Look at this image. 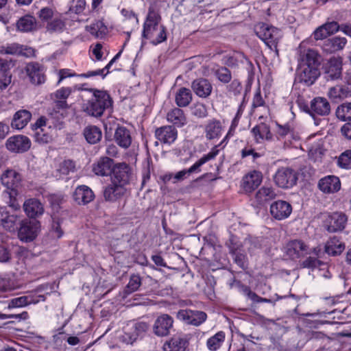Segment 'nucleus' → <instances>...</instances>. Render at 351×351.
<instances>
[{"label": "nucleus", "instance_id": "nucleus-48", "mask_svg": "<svg viewBox=\"0 0 351 351\" xmlns=\"http://www.w3.org/2000/svg\"><path fill=\"white\" fill-rule=\"evenodd\" d=\"M336 114L341 121L351 120V103H344L338 106Z\"/></svg>", "mask_w": 351, "mask_h": 351}, {"label": "nucleus", "instance_id": "nucleus-13", "mask_svg": "<svg viewBox=\"0 0 351 351\" xmlns=\"http://www.w3.org/2000/svg\"><path fill=\"white\" fill-rule=\"evenodd\" d=\"M285 253L291 259H296L310 253L309 247L300 240H293L285 246Z\"/></svg>", "mask_w": 351, "mask_h": 351}, {"label": "nucleus", "instance_id": "nucleus-51", "mask_svg": "<svg viewBox=\"0 0 351 351\" xmlns=\"http://www.w3.org/2000/svg\"><path fill=\"white\" fill-rule=\"evenodd\" d=\"M17 216L15 215H8V213L4 212V216L1 221L3 227L9 231L14 230L15 224L17 221Z\"/></svg>", "mask_w": 351, "mask_h": 351}, {"label": "nucleus", "instance_id": "nucleus-9", "mask_svg": "<svg viewBox=\"0 0 351 351\" xmlns=\"http://www.w3.org/2000/svg\"><path fill=\"white\" fill-rule=\"evenodd\" d=\"M40 230V223L37 221H24L19 230V238L24 242L33 241Z\"/></svg>", "mask_w": 351, "mask_h": 351}, {"label": "nucleus", "instance_id": "nucleus-35", "mask_svg": "<svg viewBox=\"0 0 351 351\" xmlns=\"http://www.w3.org/2000/svg\"><path fill=\"white\" fill-rule=\"evenodd\" d=\"M187 346L186 340L180 336H174L163 345L164 351H184Z\"/></svg>", "mask_w": 351, "mask_h": 351}, {"label": "nucleus", "instance_id": "nucleus-14", "mask_svg": "<svg viewBox=\"0 0 351 351\" xmlns=\"http://www.w3.org/2000/svg\"><path fill=\"white\" fill-rule=\"evenodd\" d=\"M291 212V205L284 200L276 201L270 206V213L271 216L278 220L287 219L289 217Z\"/></svg>", "mask_w": 351, "mask_h": 351}, {"label": "nucleus", "instance_id": "nucleus-15", "mask_svg": "<svg viewBox=\"0 0 351 351\" xmlns=\"http://www.w3.org/2000/svg\"><path fill=\"white\" fill-rule=\"evenodd\" d=\"M147 328L148 326L145 322L132 324L122 335V341L127 344H132L140 335L147 330Z\"/></svg>", "mask_w": 351, "mask_h": 351}, {"label": "nucleus", "instance_id": "nucleus-53", "mask_svg": "<svg viewBox=\"0 0 351 351\" xmlns=\"http://www.w3.org/2000/svg\"><path fill=\"white\" fill-rule=\"evenodd\" d=\"M112 65V64H110V62H109V63L104 68H103L101 69H97L95 71H88L87 73H82V74L80 75L79 76H80L82 77L88 78V77H92L94 76L101 75L104 78L108 73V72H109L108 70Z\"/></svg>", "mask_w": 351, "mask_h": 351}, {"label": "nucleus", "instance_id": "nucleus-39", "mask_svg": "<svg viewBox=\"0 0 351 351\" xmlns=\"http://www.w3.org/2000/svg\"><path fill=\"white\" fill-rule=\"evenodd\" d=\"M344 249V243L337 237L330 238L325 245V252L332 256L340 254Z\"/></svg>", "mask_w": 351, "mask_h": 351}, {"label": "nucleus", "instance_id": "nucleus-20", "mask_svg": "<svg viewBox=\"0 0 351 351\" xmlns=\"http://www.w3.org/2000/svg\"><path fill=\"white\" fill-rule=\"evenodd\" d=\"M262 180L261 172L254 170L243 177L242 186L245 192L251 193L261 184Z\"/></svg>", "mask_w": 351, "mask_h": 351}, {"label": "nucleus", "instance_id": "nucleus-1", "mask_svg": "<svg viewBox=\"0 0 351 351\" xmlns=\"http://www.w3.org/2000/svg\"><path fill=\"white\" fill-rule=\"evenodd\" d=\"M318 53L312 49L300 51L298 77L306 86L312 85L319 76Z\"/></svg>", "mask_w": 351, "mask_h": 351}, {"label": "nucleus", "instance_id": "nucleus-26", "mask_svg": "<svg viewBox=\"0 0 351 351\" xmlns=\"http://www.w3.org/2000/svg\"><path fill=\"white\" fill-rule=\"evenodd\" d=\"M251 133L257 143H261L264 141H270L272 138L269 127L264 123H261L254 126L252 129Z\"/></svg>", "mask_w": 351, "mask_h": 351}, {"label": "nucleus", "instance_id": "nucleus-22", "mask_svg": "<svg viewBox=\"0 0 351 351\" xmlns=\"http://www.w3.org/2000/svg\"><path fill=\"white\" fill-rule=\"evenodd\" d=\"M127 188L121 184H114L111 182L104 191V197L106 201L116 202L125 195Z\"/></svg>", "mask_w": 351, "mask_h": 351}, {"label": "nucleus", "instance_id": "nucleus-28", "mask_svg": "<svg viewBox=\"0 0 351 351\" xmlns=\"http://www.w3.org/2000/svg\"><path fill=\"white\" fill-rule=\"evenodd\" d=\"M23 209L29 217H36L44 213L43 204L40 201L34 198L27 199L23 204Z\"/></svg>", "mask_w": 351, "mask_h": 351}, {"label": "nucleus", "instance_id": "nucleus-10", "mask_svg": "<svg viewBox=\"0 0 351 351\" xmlns=\"http://www.w3.org/2000/svg\"><path fill=\"white\" fill-rule=\"evenodd\" d=\"M302 149L308 152V156L315 162L319 161L324 154L323 140L322 138L315 139V136H311L304 143Z\"/></svg>", "mask_w": 351, "mask_h": 351}, {"label": "nucleus", "instance_id": "nucleus-4", "mask_svg": "<svg viewBox=\"0 0 351 351\" xmlns=\"http://www.w3.org/2000/svg\"><path fill=\"white\" fill-rule=\"evenodd\" d=\"M92 98L84 105V110L93 117L101 116L112 105L110 95L104 90H91Z\"/></svg>", "mask_w": 351, "mask_h": 351}, {"label": "nucleus", "instance_id": "nucleus-44", "mask_svg": "<svg viewBox=\"0 0 351 351\" xmlns=\"http://www.w3.org/2000/svg\"><path fill=\"white\" fill-rule=\"evenodd\" d=\"M53 130L50 128L40 129L34 132L35 141L40 144H47L53 141Z\"/></svg>", "mask_w": 351, "mask_h": 351}, {"label": "nucleus", "instance_id": "nucleus-34", "mask_svg": "<svg viewBox=\"0 0 351 351\" xmlns=\"http://www.w3.org/2000/svg\"><path fill=\"white\" fill-rule=\"evenodd\" d=\"M0 52L5 54L29 56L33 53V50L32 48H28L17 43H12L5 47H2Z\"/></svg>", "mask_w": 351, "mask_h": 351}, {"label": "nucleus", "instance_id": "nucleus-50", "mask_svg": "<svg viewBox=\"0 0 351 351\" xmlns=\"http://www.w3.org/2000/svg\"><path fill=\"white\" fill-rule=\"evenodd\" d=\"M337 165L344 169H351V150H346L338 158Z\"/></svg>", "mask_w": 351, "mask_h": 351}, {"label": "nucleus", "instance_id": "nucleus-32", "mask_svg": "<svg viewBox=\"0 0 351 351\" xmlns=\"http://www.w3.org/2000/svg\"><path fill=\"white\" fill-rule=\"evenodd\" d=\"M37 27L36 19L31 15L22 16L16 22L17 30L21 32H32L36 31Z\"/></svg>", "mask_w": 351, "mask_h": 351}, {"label": "nucleus", "instance_id": "nucleus-55", "mask_svg": "<svg viewBox=\"0 0 351 351\" xmlns=\"http://www.w3.org/2000/svg\"><path fill=\"white\" fill-rule=\"evenodd\" d=\"M216 76L221 82L228 83L231 80V73L230 71L225 68L221 67L217 70Z\"/></svg>", "mask_w": 351, "mask_h": 351}, {"label": "nucleus", "instance_id": "nucleus-8", "mask_svg": "<svg viewBox=\"0 0 351 351\" xmlns=\"http://www.w3.org/2000/svg\"><path fill=\"white\" fill-rule=\"evenodd\" d=\"M31 147V141L23 135H14L9 137L5 142L8 150L14 153L27 152Z\"/></svg>", "mask_w": 351, "mask_h": 351}, {"label": "nucleus", "instance_id": "nucleus-37", "mask_svg": "<svg viewBox=\"0 0 351 351\" xmlns=\"http://www.w3.org/2000/svg\"><path fill=\"white\" fill-rule=\"evenodd\" d=\"M192 88L199 97H206L211 93L212 86L207 80L199 79L193 82Z\"/></svg>", "mask_w": 351, "mask_h": 351}, {"label": "nucleus", "instance_id": "nucleus-11", "mask_svg": "<svg viewBox=\"0 0 351 351\" xmlns=\"http://www.w3.org/2000/svg\"><path fill=\"white\" fill-rule=\"evenodd\" d=\"M111 175V182L114 184H121L126 187L130 179V167L125 163H119L113 167Z\"/></svg>", "mask_w": 351, "mask_h": 351}, {"label": "nucleus", "instance_id": "nucleus-64", "mask_svg": "<svg viewBox=\"0 0 351 351\" xmlns=\"http://www.w3.org/2000/svg\"><path fill=\"white\" fill-rule=\"evenodd\" d=\"M328 36V32L323 25L317 27L313 32L314 38L317 40L324 39Z\"/></svg>", "mask_w": 351, "mask_h": 351}, {"label": "nucleus", "instance_id": "nucleus-45", "mask_svg": "<svg viewBox=\"0 0 351 351\" xmlns=\"http://www.w3.org/2000/svg\"><path fill=\"white\" fill-rule=\"evenodd\" d=\"M192 99V95L189 89L181 88L176 95V102L180 107H184L189 104Z\"/></svg>", "mask_w": 351, "mask_h": 351}, {"label": "nucleus", "instance_id": "nucleus-12", "mask_svg": "<svg viewBox=\"0 0 351 351\" xmlns=\"http://www.w3.org/2000/svg\"><path fill=\"white\" fill-rule=\"evenodd\" d=\"M325 77L327 80H335L340 78L342 71V59L332 57L324 64Z\"/></svg>", "mask_w": 351, "mask_h": 351}, {"label": "nucleus", "instance_id": "nucleus-31", "mask_svg": "<svg viewBox=\"0 0 351 351\" xmlns=\"http://www.w3.org/2000/svg\"><path fill=\"white\" fill-rule=\"evenodd\" d=\"M204 131L208 139H218L223 132V127L219 121L212 119L205 125Z\"/></svg>", "mask_w": 351, "mask_h": 351}, {"label": "nucleus", "instance_id": "nucleus-42", "mask_svg": "<svg viewBox=\"0 0 351 351\" xmlns=\"http://www.w3.org/2000/svg\"><path fill=\"white\" fill-rule=\"evenodd\" d=\"M226 335L223 331L217 332L213 336L208 339L206 346L210 351H216L222 346L225 341Z\"/></svg>", "mask_w": 351, "mask_h": 351}, {"label": "nucleus", "instance_id": "nucleus-24", "mask_svg": "<svg viewBox=\"0 0 351 351\" xmlns=\"http://www.w3.org/2000/svg\"><path fill=\"white\" fill-rule=\"evenodd\" d=\"M177 130L172 126H164L157 129L155 136L158 140L165 144H171L177 138Z\"/></svg>", "mask_w": 351, "mask_h": 351}, {"label": "nucleus", "instance_id": "nucleus-16", "mask_svg": "<svg viewBox=\"0 0 351 351\" xmlns=\"http://www.w3.org/2000/svg\"><path fill=\"white\" fill-rule=\"evenodd\" d=\"M147 328L148 326L145 322L132 324L122 335V341L127 344H132L140 335L147 330Z\"/></svg>", "mask_w": 351, "mask_h": 351}, {"label": "nucleus", "instance_id": "nucleus-56", "mask_svg": "<svg viewBox=\"0 0 351 351\" xmlns=\"http://www.w3.org/2000/svg\"><path fill=\"white\" fill-rule=\"evenodd\" d=\"M195 311L192 310H180L178 312L177 317L180 320L188 324H191V320L194 315Z\"/></svg>", "mask_w": 351, "mask_h": 351}, {"label": "nucleus", "instance_id": "nucleus-47", "mask_svg": "<svg viewBox=\"0 0 351 351\" xmlns=\"http://www.w3.org/2000/svg\"><path fill=\"white\" fill-rule=\"evenodd\" d=\"M86 30L96 37H102L108 32L107 27L102 21H97L86 26Z\"/></svg>", "mask_w": 351, "mask_h": 351}, {"label": "nucleus", "instance_id": "nucleus-43", "mask_svg": "<svg viewBox=\"0 0 351 351\" xmlns=\"http://www.w3.org/2000/svg\"><path fill=\"white\" fill-rule=\"evenodd\" d=\"M46 29L50 33L62 32L66 29L65 21L61 16L54 17L48 21Z\"/></svg>", "mask_w": 351, "mask_h": 351}, {"label": "nucleus", "instance_id": "nucleus-58", "mask_svg": "<svg viewBox=\"0 0 351 351\" xmlns=\"http://www.w3.org/2000/svg\"><path fill=\"white\" fill-rule=\"evenodd\" d=\"M303 265L305 267H311V268H315L319 267H323L322 269H324L326 268V265L324 263H322L321 261H318L317 259L312 257H309L306 258L303 262Z\"/></svg>", "mask_w": 351, "mask_h": 351}, {"label": "nucleus", "instance_id": "nucleus-59", "mask_svg": "<svg viewBox=\"0 0 351 351\" xmlns=\"http://www.w3.org/2000/svg\"><path fill=\"white\" fill-rule=\"evenodd\" d=\"M53 10L49 7L42 8L38 13V16L40 19L43 21H49L53 16Z\"/></svg>", "mask_w": 351, "mask_h": 351}, {"label": "nucleus", "instance_id": "nucleus-62", "mask_svg": "<svg viewBox=\"0 0 351 351\" xmlns=\"http://www.w3.org/2000/svg\"><path fill=\"white\" fill-rule=\"evenodd\" d=\"M11 82V75L7 71L0 73V88H5Z\"/></svg>", "mask_w": 351, "mask_h": 351}, {"label": "nucleus", "instance_id": "nucleus-61", "mask_svg": "<svg viewBox=\"0 0 351 351\" xmlns=\"http://www.w3.org/2000/svg\"><path fill=\"white\" fill-rule=\"evenodd\" d=\"M49 201L54 209L58 208L63 202V196L61 194H51L49 196Z\"/></svg>", "mask_w": 351, "mask_h": 351}, {"label": "nucleus", "instance_id": "nucleus-19", "mask_svg": "<svg viewBox=\"0 0 351 351\" xmlns=\"http://www.w3.org/2000/svg\"><path fill=\"white\" fill-rule=\"evenodd\" d=\"M319 189L325 193H333L341 189V182L335 176H327L319 180Z\"/></svg>", "mask_w": 351, "mask_h": 351}, {"label": "nucleus", "instance_id": "nucleus-54", "mask_svg": "<svg viewBox=\"0 0 351 351\" xmlns=\"http://www.w3.org/2000/svg\"><path fill=\"white\" fill-rule=\"evenodd\" d=\"M85 0H72L69 3V12L75 14L82 13L86 8Z\"/></svg>", "mask_w": 351, "mask_h": 351}, {"label": "nucleus", "instance_id": "nucleus-3", "mask_svg": "<svg viewBox=\"0 0 351 351\" xmlns=\"http://www.w3.org/2000/svg\"><path fill=\"white\" fill-rule=\"evenodd\" d=\"M160 16L154 10L149 9L143 25V36L156 45L167 39L165 27L160 24Z\"/></svg>", "mask_w": 351, "mask_h": 351}, {"label": "nucleus", "instance_id": "nucleus-18", "mask_svg": "<svg viewBox=\"0 0 351 351\" xmlns=\"http://www.w3.org/2000/svg\"><path fill=\"white\" fill-rule=\"evenodd\" d=\"M173 318L167 314H162L157 317L154 325V332L157 336H166L169 334L173 327Z\"/></svg>", "mask_w": 351, "mask_h": 351}, {"label": "nucleus", "instance_id": "nucleus-36", "mask_svg": "<svg viewBox=\"0 0 351 351\" xmlns=\"http://www.w3.org/2000/svg\"><path fill=\"white\" fill-rule=\"evenodd\" d=\"M276 194L271 186H262L255 195V202L258 206L264 204L268 201L274 199Z\"/></svg>", "mask_w": 351, "mask_h": 351}, {"label": "nucleus", "instance_id": "nucleus-46", "mask_svg": "<svg viewBox=\"0 0 351 351\" xmlns=\"http://www.w3.org/2000/svg\"><path fill=\"white\" fill-rule=\"evenodd\" d=\"M84 135L89 143L95 144L101 139V132L97 127L90 125L84 129Z\"/></svg>", "mask_w": 351, "mask_h": 351}, {"label": "nucleus", "instance_id": "nucleus-5", "mask_svg": "<svg viewBox=\"0 0 351 351\" xmlns=\"http://www.w3.org/2000/svg\"><path fill=\"white\" fill-rule=\"evenodd\" d=\"M256 34L269 47L278 53L277 44L282 37L281 32L265 23H258L254 27Z\"/></svg>", "mask_w": 351, "mask_h": 351}, {"label": "nucleus", "instance_id": "nucleus-17", "mask_svg": "<svg viewBox=\"0 0 351 351\" xmlns=\"http://www.w3.org/2000/svg\"><path fill=\"white\" fill-rule=\"evenodd\" d=\"M348 218L342 213H333L326 219V226L329 232H335L344 229Z\"/></svg>", "mask_w": 351, "mask_h": 351}, {"label": "nucleus", "instance_id": "nucleus-21", "mask_svg": "<svg viewBox=\"0 0 351 351\" xmlns=\"http://www.w3.org/2000/svg\"><path fill=\"white\" fill-rule=\"evenodd\" d=\"M25 70L33 84H40L45 82V69L44 67L39 64L29 63L27 64Z\"/></svg>", "mask_w": 351, "mask_h": 351}, {"label": "nucleus", "instance_id": "nucleus-33", "mask_svg": "<svg viewBox=\"0 0 351 351\" xmlns=\"http://www.w3.org/2000/svg\"><path fill=\"white\" fill-rule=\"evenodd\" d=\"M347 40L344 37L335 36L324 42L323 49L328 53H335L342 50L346 46Z\"/></svg>", "mask_w": 351, "mask_h": 351}, {"label": "nucleus", "instance_id": "nucleus-27", "mask_svg": "<svg viewBox=\"0 0 351 351\" xmlns=\"http://www.w3.org/2000/svg\"><path fill=\"white\" fill-rule=\"evenodd\" d=\"M32 119V113L25 109L18 110L13 116L11 126L16 130L24 128Z\"/></svg>", "mask_w": 351, "mask_h": 351}, {"label": "nucleus", "instance_id": "nucleus-2", "mask_svg": "<svg viewBox=\"0 0 351 351\" xmlns=\"http://www.w3.org/2000/svg\"><path fill=\"white\" fill-rule=\"evenodd\" d=\"M1 184L6 187L4 198L8 206L14 210L21 208L18 188L22 182L21 175L14 169H8L0 176Z\"/></svg>", "mask_w": 351, "mask_h": 351}, {"label": "nucleus", "instance_id": "nucleus-25", "mask_svg": "<svg viewBox=\"0 0 351 351\" xmlns=\"http://www.w3.org/2000/svg\"><path fill=\"white\" fill-rule=\"evenodd\" d=\"M113 161L108 157L100 158L93 166V171L97 176H107L113 169Z\"/></svg>", "mask_w": 351, "mask_h": 351}, {"label": "nucleus", "instance_id": "nucleus-40", "mask_svg": "<svg viewBox=\"0 0 351 351\" xmlns=\"http://www.w3.org/2000/svg\"><path fill=\"white\" fill-rule=\"evenodd\" d=\"M75 167V164L72 160H64L58 164L53 172V175L57 179H62L69 173L73 172Z\"/></svg>", "mask_w": 351, "mask_h": 351}, {"label": "nucleus", "instance_id": "nucleus-6", "mask_svg": "<svg viewBox=\"0 0 351 351\" xmlns=\"http://www.w3.org/2000/svg\"><path fill=\"white\" fill-rule=\"evenodd\" d=\"M274 182L279 187L288 189L296 184L297 176L295 171L288 167L278 169L274 176Z\"/></svg>", "mask_w": 351, "mask_h": 351}, {"label": "nucleus", "instance_id": "nucleus-49", "mask_svg": "<svg viewBox=\"0 0 351 351\" xmlns=\"http://www.w3.org/2000/svg\"><path fill=\"white\" fill-rule=\"evenodd\" d=\"M291 130L288 125L276 124V136L280 140H284L285 143H292V141L289 139V135L291 134Z\"/></svg>", "mask_w": 351, "mask_h": 351}, {"label": "nucleus", "instance_id": "nucleus-63", "mask_svg": "<svg viewBox=\"0 0 351 351\" xmlns=\"http://www.w3.org/2000/svg\"><path fill=\"white\" fill-rule=\"evenodd\" d=\"M193 113L198 117H204L207 115V110L204 104H197L193 108Z\"/></svg>", "mask_w": 351, "mask_h": 351}, {"label": "nucleus", "instance_id": "nucleus-23", "mask_svg": "<svg viewBox=\"0 0 351 351\" xmlns=\"http://www.w3.org/2000/svg\"><path fill=\"white\" fill-rule=\"evenodd\" d=\"M93 191L86 185L77 186L73 193V199L77 204H86L93 200Z\"/></svg>", "mask_w": 351, "mask_h": 351}, {"label": "nucleus", "instance_id": "nucleus-7", "mask_svg": "<svg viewBox=\"0 0 351 351\" xmlns=\"http://www.w3.org/2000/svg\"><path fill=\"white\" fill-rule=\"evenodd\" d=\"M218 155V150L217 147H213L210 152L203 156L199 160L195 162L189 169H184L178 171L174 176V179L176 181H180L185 179L189 174L195 171H200L199 167L207 162L208 161L215 158Z\"/></svg>", "mask_w": 351, "mask_h": 351}, {"label": "nucleus", "instance_id": "nucleus-52", "mask_svg": "<svg viewBox=\"0 0 351 351\" xmlns=\"http://www.w3.org/2000/svg\"><path fill=\"white\" fill-rule=\"evenodd\" d=\"M347 90L341 86H336L330 88L328 96L333 99H343L347 97Z\"/></svg>", "mask_w": 351, "mask_h": 351}, {"label": "nucleus", "instance_id": "nucleus-41", "mask_svg": "<svg viewBox=\"0 0 351 351\" xmlns=\"http://www.w3.org/2000/svg\"><path fill=\"white\" fill-rule=\"evenodd\" d=\"M167 121L178 127H182L186 123V118L183 111L180 108H174L167 114Z\"/></svg>", "mask_w": 351, "mask_h": 351}, {"label": "nucleus", "instance_id": "nucleus-60", "mask_svg": "<svg viewBox=\"0 0 351 351\" xmlns=\"http://www.w3.org/2000/svg\"><path fill=\"white\" fill-rule=\"evenodd\" d=\"M206 314L202 311H195L193 315L191 323L194 326H199L206 319Z\"/></svg>", "mask_w": 351, "mask_h": 351}, {"label": "nucleus", "instance_id": "nucleus-30", "mask_svg": "<svg viewBox=\"0 0 351 351\" xmlns=\"http://www.w3.org/2000/svg\"><path fill=\"white\" fill-rule=\"evenodd\" d=\"M330 111V106L326 99L316 97L311 104V112L317 115H327Z\"/></svg>", "mask_w": 351, "mask_h": 351}, {"label": "nucleus", "instance_id": "nucleus-29", "mask_svg": "<svg viewBox=\"0 0 351 351\" xmlns=\"http://www.w3.org/2000/svg\"><path fill=\"white\" fill-rule=\"evenodd\" d=\"M45 298L43 295H38L34 298L32 295H24L19 298L12 299L9 303L8 308L11 309L14 308H21L31 304H36L40 300H44Z\"/></svg>", "mask_w": 351, "mask_h": 351}, {"label": "nucleus", "instance_id": "nucleus-57", "mask_svg": "<svg viewBox=\"0 0 351 351\" xmlns=\"http://www.w3.org/2000/svg\"><path fill=\"white\" fill-rule=\"evenodd\" d=\"M141 285V278L137 275H133L131 276L130 281L127 286V291L129 293L136 291Z\"/></svg>", "mask_w": 351, "mask_h": 351}, {"label": "nucleus", "instance_id": "nucleus-38", "mask_svg": "<svg viewBox=\"0 0 351 351\" xmlns=\"http://www.w3.org/2000/svg\"><path fill=\"white\" fill-rule=\"evenodd\" d=\"M114 138L117 143L123 148H128L132 143L129 130L123 127H119L116 130Z\"/></svg>", "mask_w": 351, "mask_h": 351}]
</instances>
